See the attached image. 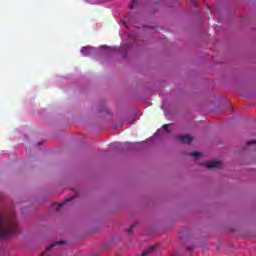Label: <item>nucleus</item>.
I'll return each instance as SVG.
<instances>
[{"label":"nucleus","mask_w":256,"mask_h":256,"mask_svg":"<svg viewBox=\"0 0 256 256\" xmlns=\"http://www.w3.org/2000/svg\"><path fill=\"white\" fill-rule=\"evenodd\" d=\"M19 231L15 217L8 218L0 214V239H7Z\"/></svg>","instance_id":"nucleus-1"},{"label":"nucleus","mask_w":256,"mask_h":256,"mask_svg":"<svg viewBox=\"0 0 256 256\" xmlns=\"http://www.w3.org/2000/svg\"><path fill=\"white\" fill-rule=\"evenodd\" d=\"M75 195L71 196L70 198H66L65 201L61 202V203H53L52 204V209H54V211L58 212L59 209H61V207H63V205H65L66 203H69L70 201H73V199H75Z\"/></svg>","instance_id":"nucleus-2"},{"label":"nucleus","mask_w":256,"mask_h":256,"mask_svg":"<svg viewBox=\"0 0 256 256\" xmlns=\"http://www.w3.org/2000/svg\"><path fill=\"white\" fill-rule=\"evenodd\" d=\"M176 139L181 141V143H184L187 145H189V143H192V141H193V137H191V135H189V134L178 135V136H176Z\"/></svg>","instance_id":"nucleus-3"},{"label":"nucleus","mask_w":256,"mask_h":256,"mask_svg":"<svg viewBox=\"0 0 256 256\" xmlns=\"http://www.w3.org/2000/svg\"><path fill=\"white\" fill-rule=\"evenodd\" d=\"M223 165L221 161H212L208 163H204V167H207V169H219Z\"/></svg>","instance_id":"nucleus-4"},{"label":"nucleus","mask_w":256,"mask_h":256,"mask_svg":"<svg viewBox=\"0 0 256 256\" xmlns=\"http://www.w3.org/2000/svg\"><path fill=\"white\" fill-rule=\"evenodd\" d=\"M93 51H95V48L89 46L82 47L81 49L83 57H91V55H93Z\"/></svg>","instance_id":"nucleus-5"},{"label":"nucleus","mask_w":256,"mask_h":256,"mask_svg":"<svg viewBox=\"0 0 256 256\" xmlns=\"http://www.w3.org/2000/svg\"><path fill=\"white\" fill-rule=\"evenodd\" d=\"M63 243H65V241L53 242L50 246L47 247L45 252L40 254V256H45V254H47V251H51V249H53V247H57V245H63Z\"/></svg>","instance_id":"nucleus-6"},{"label":"nucleus","mask_w":256,"mask_h":256,"mask_svg":"<svg viewBox=\"0 0 256 256\" xmlns=\"http://www.w3.org/2000/svg\"><path fill=\"white\" fill-rule=\"evenodd\" d=\"M155 249H157V245L155 246H150L148 249L144 250L140 256H147V255H151V253L155 252Z\"/></svg>","instance_id":"nucleus-7"},{"label":"nucleus","mask_w":256,"mask_h":256,"mask_svg":"<svg viewBox=\"0 0 256 256\" xmlns=\"http://www.w3.org/2000/svg\"><path fill=\"white\" fill-rule=\"evenodd\" d=\"M137 5H139V0H132L129 9H135V7H137Z\"/></svg>","instance_id":"nucleus-8"},{"label":"nucleus","mask_w":256,"mask_h":256,"mask_svg":"<svg viewBox=\"0 0 256 256\" xmlns=\"http://www.w3.org/2000/svg\"><path fill=\"white\" fill-rule=\"evenodd\" d=\"M135 227H137V223L132 224V225L129 227V229H127V232H128V233H132V231L135 229Z\"/></svg>","instance_id":"nucleus-9"},{"label":"nucleus","mask_w":256,"mask_h":256,"mask_svg":"<svg viewBox=\"0 0 256 256\" xmlns=\"http://www.w3.org/2000/svg\"><path fill=\"white\" fill-rule=\"evenodd\" d=\"M190 156L191 157H199V153L198 152H191Z\"/></svg>","instance_id":"nucleus-10"},{"label":"nucleus","mask_w":256,"mask_h":256,"mask_svg":"<svg viewBox=\"0 0 256 256\" xmlns=\"http://www.w3.org/2000/svg\"><path fill=\"white\" fill-rule=\"evenodd\" d=\"M247 145H256V140H251L247 142Z\"/></svg>","instance_id":"nucleus-11"},{"label":"nucleus","mask_w":256,"mask_h":256,"mask_svg":"<svg viewBox=\"0 0 256 256\" xmlns=\"http://www.w3.org/2000/svg\"><path fill=\"white\" fill-rule=\"evenodd\" d=\"M116 147H121L122 149H125V147H123V144L121 143H116Z\"/></svg>","instance_id":"nucleus-12"},{"label":"nucleus","mask_w":256,"mask_h":256,"mask_svg":"<svg viewBox=\"0 0 256 256\" xmlns=\"http://www.w3.org/2000/svg\"><path fill=\"white\" fill-rule=\"evenodd\" d=\"M162 127H163V129H168L169 125L164 124Z\"/></svg>","instance_id":"nucleus-13"},{"label":"nucleus","mask_w":256,"mask_h":256,"mask_svg":"<svg viewBox=\"0 0 256 256\" xmlns=\"http://www.w3.org/2000/svg\"><path fill=\"white\" fill-rule=\"evenodd\" d=\"M188 251H193V247H188Z\"/></svg>","instance_id":"nucleus-14"},{"label":"nucleus","mask_w":256,"mask_h":256,"mask_svg":"<svg viewBox=\"0 0 256 256\" xmlns=\"http://www.w3.org/2000/svg\"><path fill=\"white\" fill-rule=\"evenodd\" d=\"M38 145H43V142H38Z\"/></svg>","instance_id":"nucleus-15"},{"label":"nucleus","mask_w":256,"mask_h":256,"mask_svg":"<svg viewBox=\"0 0 256 256\" xmlns=\"http://www.w3.org/2000/svg\"><path fill=\"white\" fill-rule=\"evenodd\" d=\"M192 1V3H195V0H191Z\"/></svg>","instance_id":"nucleus-16"}]
</instances>
